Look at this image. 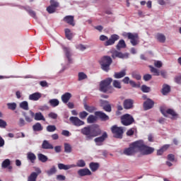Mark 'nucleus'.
I'll return each mask as SVG.
<instances>
[{"mask_svg": "<svg viewBox=\"0 0 181 181\" xmlns=\"http://www.w3.org/2000/svg\"><path fill=\"white\" fill-rule=\"evenodd\" d=\"M6 122L2 119H0V128H6Z\"/></svg>", "mask_w": 181, "mask_h": 181, "instance_id": "bf43d9fd", "label": "nucleus"}, {"mask_svg": "<svg viewBox=\"0 0 181 181\" xmlns=\"http://www.w3.org/2000/svg\"><path fill=\"white\" fill-rule=\"evenodd\" d=\"M161 93L163 95H168L170 93V86L168 84H163Z\"/></svg>", "mask_w": 181, "mask_h": 181, "instance_id": "393cba45", "label": "nucleus"}, {"mask_svg": "<svg viewBox=\"0 0 181 181\" xmlns=\"http://www.w3.org/2000/svg\"><path fill=\"white\" fill-rule=\"evenodd\" d=\"M112 86H113V87H115V88H118L119 90L122 88L121 82L118 80H114L112 82Z\"/></svg>", "mask_w": 181, "mask_h": 181, "instance_id": "4c0bfd02", "label": "nucleus"}, {"mask_svg": "<svg viewBox=\"0 0 181 181\" xmlns=\"http://www.w3.org/2000/svg\"><path fill=\"white\" fill-rule=\"evenodd\" d=\"M47 132H54L57 128L55 125H48L46 128Z\"/></svg>", "mask_w": 181, "mask_h": 181, "instance_id": "49530a36", "label": "nucleus"}, {"mask_svg": "<svg viewBox=\"0 0 181 181\" xmlns=\"http://www.w3.org/2000/svg\"><path fill=\"white\" fill-rule=\"evenodd\" d=\"M78 81H81L82 80H86L87 78V74H84V72H79L78 74Z\"/></svg>", "mask_w": 181, "mask_h": 181, "instance_id": "79ce46f5", "label": "nucleus"}, {"mask_svg": "<svg viewBox=\"0 0 181 181\" xmlns=\"http://www.w3.org/2000/svg\"><path fill=\"white\" fill-rule=\"evenodd\" d=\"M64 22L66 23H68V25H70L71 26H75L76 23H74V16H66L64 19Z\"/></svg>", "mask_w": 181, "mask_h": 181, "instance_id": "f3484780", "label": "nucleus"}, {"mask_svg": "<svg viewBox=\"0 0 181 181\" xmlns=\"http://www.w3.org/2000/svg\"><path fill=\"white\" fill-rule=\"evenodd\" d=\"M75 165L78 168H84L86 166V161L84 160H78Z\"/></svg>", "mask_w": 181, "mask_h": 181, "instance_id": "37998d69", "label": "nucleus"}, {"mask_svg": "<svg viewBox=\"0 0 181 181\" xmlns=\"http://www.w3.org/2000/svg\"><path fill=\"white\" fill-rule=\"evenodd\" d=\"M37 156L40 162H42L43 163H45V162H47V156H45V154L39 153Z\"/></svg>", "mask_w": 181, "mask_h": 181, "instance_id": "ea45409f", "label": "nucleus"}, {"mask_svg": "<svg viewBox=\"0 0 181 181\" xmlns=\"http://www.w3.org/2000/svg\"><path fill=\"white\" fill-rule=\"evenodd\" d=\"M71 168H76V165H64L63 163L58 164V168L59 170H69V169H71Z\"/></svg>", "mask_w": 181, "mask_h": 181, "instance_id": "412c9836", "label": "nucleus"}, {"mask_svg": "<svg viewBox=\"0 0 181 181\" xmlns=\"http://www.w3.org/2000/svg\"><path fill=\"white\" fill-rule=\"evenodd\" d=\"M7 107L8 110H11V111H15V110H16V104L15 103H7Z\"/></svg>", "mask_w": 181, "mask_h": 181, "instance_id": "3c124183", "label": "nucleus"}, {"mask_svg": "<svg viewBox=\"0 0 181 181\" xmlns=\"http://www.w3.org/2000/svg\"><path fill=\"white\" fill-rule=\"evenodd\" d=\"M129 84H130V86H132V87H133L134 88L139 87V85L136 84V83L132 80H130Z\"/></svg>", "mask_w": 181, "mask_h": 181, "instance_id": "e2e57ef3", "label": "nucleus"}, {"mask_svg": "<svg viewBox=\"0 0 181 181\" xmlns=\"http://www.w3.org/2000/svg\"><path fill=\"white\" fill-rule=\"evenodd\" d=\"M34 119H35V121H46V119L42 112L35 113Z\"/></svg>", "mask_w": 181, "mask_h": 181, "instance_id": "2f4dec72", "label": "nucleus"}, {"mask_svg": "<svg viewBox=\"0 0 181 181\" xmlns=\"http://www.w3.org/2000/svg\"><path fill=\"white\" fill-rule=\"evenodd\" d=\"M125 47H127V44L124 40H120L116 45L117 50H121V49H125Z\"/></svg>", "mask_w": 181, "mask_h": 181, "instance_id": "cd10ccee", "label": "nucleus"}, {"mask_svg": "<svg viewBox=\"0 0 181 181\" xmlns=\"http://www.w3.org/2000/svg\"><path fill=\"white\" fill-rule=\"evenodd\" d=\"M168 160H170V162H175V155H173V154H168Z\"/></svg>", "mask_w": 181, "mask_h": 181, "instance_id": "0e129e2a", "label": "nucleus"}, {"mask_svg": "<svg viewBox=\"0 0 181 181\" xmlns=\"http://www.w3.org/2000/svg\"><path fill=\"white\" fill-rule=\"evenodd\" d=\"M174 81L177 84H181V75L176 76L174 78Z\"/></svg>", "mask_w": 181, "mask_h": 181, "instance_id": "13d9d810", "label": "nucleus"}, {"mask_svg": "<svg viewBox=\"0 0 181 181\" xmlns=\"http://www.w3.org/2000/svg\"><path fill=\"white\" fill-rule=\"evenodd\" d=\"M11 165V160L9 159H6L4 160L2 163H1V166L2 168H4V169H6V168H8V166H10Z\"/></svg>", "mask_w": 181, "mask_h": 181, "instance_id": "a19ab883", "label": "nucleus"}, {"mask_svg": "<svg viewBox=\"0 0 181 181\" xmlns=\"http://www.w3.org/2000/svg\"><path fill=\"white\" fill-rule=\"evenodd\" d=\"M143 79L144 80V81H149V80L152 79V75H151L149 74H146L144 75Z\"/></svg>", "mask_w": 181, "mask_h": 181, "instance_id": "5fc2aeb1", "label": "nucleus"}, {"mask_svg": "<svg viewBox=\"0 0 181 181\" xmlns=\"http://www.w3.org/2000/svg\"><path fill=\"white\" fill-rule=\"evenodd\" d=\"M69 121L75 127H81L82 125H84V124H86L83 121H82L77 117H71L69 118Z\"/></svg>", "mask_w": 181, "mask_h": 181, "instance_id": "f8f14e48", "label": "nucleus"}, {"mask_svg": "<svg viewBox=\"0 0 181 181\" xmlns=\"http://www.w3.org/2000/svg\"><path fill=\"white\" fill-rule=\"evenodd\" d=\"M36 172H33L30 175V176L28 177V181H36L37 176L42 173V170L40 168H37Z\"/></svg>", "mask_w": 181, "mask_h": 181, "instance_id": "ddd939ff", "label": "nucleus"}, {"mask_svg": "<svg viewBox=\"0 0 181 181\" xmlns=\"http://www.w3.org/2000/svg\"><path fill=\"white\" fill-rule=\"evenodd\" d=\"M127 76V69H123L119 72H115L113 77L115 78H122Z\"/></svg>", "mask_w": 181, "mask_h": 181, "instance_id": "5701e85b", "label": "nucleus"}, {"mask_svg": "<svg viewBox=\"0 0 181 181\" xmlns=\"http://www.w3.org/2000/svg\"><path fill=\"white\" fill-rule=\"evenodd\" d=\"M141 90L143 93H151V87L146 86V85H142Z\"/></svg>", "mask_w": 181, "mask_h": 181, "instance_id": "a18cd8bd", "label": "nucleus"}, {"mask_svg": "<svg viewBox=\"0 0 181 181\" xmlns=\"http://www.w3.org/2000/svg\"><path fill=\"white\" fill-rule=\"evenodd\" d=\"M49 104L51 107H57L60 104V102L57 99H51L49 100Z\"/></svg>", "mask_w": 181, "mask_h": 181, "instance_id": "e433bc0d", "label": "nucleus"}, {"mask_svg": "<svg viewBox=\"0 0 181 181\" xmlns=\"http://www.w3.org/2000/svg\"><path fill=\"white\" fill-rule=\"evenodd\" d=\"M166 41V37L163 34H160L159 35V42L160 43H165Z\"/></svg>", "mask_w": 181, "mask_h": 181, "instance_id": "4d7b16f0", "label": "nucleus"}, {"mask_svg": "<svg viewBox=\"0 0 181 181\" xmlns=\"http://www.w3.org/2000/svg\"><path fill=\"white\" fill-rule=\"evenodd\" d=\"M139 151L143 155H151L155 152V148L145 145L144 140H139Z\"/></svg>", "mask_w": 181, "mask_h": 181, "instance_id": "39448f33", "label": "nucleus"}, {"mask_svg": "<svg viewBox=\"0 0 181 181\" xmlns=\"http://www.w3.org/2000/svg\"><path fill=\"white\" fill-rule=\"evenodd\" d=\"M160 112L161 114H163V115H164V117H166L167 114H168L169 115H171V119H177V118H179V114H177L175 110H173V109H168L165 112L163 111V110L160 109Z\"/></svg>", "mask_w": 181, "mask_h": 181, "instance_id": "9d476101", "label": "nucleus"}, {"mask_svg": "<svg viewBox=\"0 0 181 181\" xmlns=\"http://www.w3.org/2000/svg\"><path fill=\"white\" fill-rule=\"evenodd\" d=\"M59 2H57L56 0H51L50 1V6H54V8H59Z\"/></svg>", "mask_w": 181, "mask_h": 181, "instance_id": "864d4df0", "label": "nucleus"}, {"mask_svg": "<svg viewBox=\"0 0 181 181\" xmlns=\"http://www.w3.org/2000/svg\"><path fill=\"white\" fill-rule=\"evenodd\" d=\"M78 175L81 177L91 176L92 173L88 168H82L78 170Z\"/></svg>", "mask_w": 181, "mask_h": 181, "instance_id": "a211bd4d", "label": "nucleus"}, {"mask_svg": "<svg viewBox=\"0 0 181 181\" xmlns=\"http://www.w3.org/2000/svg\"><path fill=\"white\" fill-rule=\"evenodd\" d=\"M62 135L64 136H69L70 135V132H69V130H63L62 132Z\"/></svg>", "mask_w": 181, "mask_h": 181, "instance_id": "774afa93", "label": "nucleus"}, {"mask_svg": "<svg viewBox=\"0 0 181 181\" xmlns=\"http://www.w3.org/2000/svg\"><path fill=\"white\" fill-rule=\"evenodd\" d=\"M101 105L103 107V110L106 111V112H111V111H112V109L111 108V105L109 104L108 101L102 100Z\"/></svg>", "mask_w": 181, "mask_h": 181, "instance_id": "6ab92c4d", "label": "nucleus"}, {"mask_svg": "<svg viewBox=\"0 0 181 181\" xmlns=\"http://www.w3.org/2000/svg\"><path fill=\"white\" fill-rule=\"evenodd\" d=\"M65 35L66 39L69 40H71L73 39V33H71V30L69 28L65 29Z\"/></svg>", "mask_w": 181, "mask_h": 181, "instance_id": "72a5a7b5", "label": "nucleus"}, {"mask_svg": "<svg viewBox=\"0 0 181 181\" xmlns=\"http://www.w3.org/2000/svg\"><path fill=\"white\" fill-rule=\"evenodd\" d=\"M42 149H54V147L49 144V141L44 140L42 144Z\"/></svg>", "mask_w": 181, "mask_h": 181, "instance_id": "b1692460", "label": "nucleus"}, {"mask_svg": "<svg viewBox=\"0 0 181 181\" xmlns=\"http://www.w3.org/2000/svg\"><path fill=\"white\" fill-rule=\"evenodd\" d=\"M95 115L98 118H100V119L102 121H108V119H110V117L107 115V114L101 111L95 112Z\"/></svg>", "mask_w": 181, "mask_h": 181, "instance_id": "4468645a", "label": "nucleus"}, {"mask_svg": "<svg viewBox=\"0 0 181 181\" xmlns=\"http://www.w3.org/2000/svg\"><path fill=\"white\" fill-rule=\"evenodd\" d=\"M112 64V59L109 56H104L100 61L102 70L103 71H110V66Z\"/></svg>", "mask_w": 181, "mask_h": 181, "instance_id": "423d86ee", "label": "nucleus"}, {"mask_svg": "<svg viewBox=\"0 0 181 181\" xmlns=\"http://www.w3.org/2000/svg\"><path fill=\"white\" fill-rule=\"evenodd\" d=\"M20 108L24 110L25 111L29 110V104L27 101H23L20 103Z\"/></svg>", "mask_w": 181, "mask_h": 181, "instance_id": "f704fd0d", "label": "nucleus"}, {"mask_svg": "<svg viewBox=\"0 0 181 181\" xmlns=\"http://www.w3.org/2000/svg\"><path fill=\"white\" fill-rule=\"evenodd\" d=\"M155 107V101L152 100L151 98H148L143 103V108L144 111H148V110H152Z\"/></svg>", "mask_w": 181, "mask_h": 181, "instance_id": "9b49d317", "label": "nucleus"}, {"mask_svg": "<svg viewBox=\"0 0 181 181\" xmlns=\"http://www.w3.org/2000/svg\"><path fill=\"white\" fill-rule=\"evenodd\" d=\"M49 118H52V119H57V114L54 112H50L48 115Z\"/></svg>", "mask_w": 181, "mask_h": 181, "instance_id": "052dcab7", "label": "nucleus"}, {"mask_svg": "<svg viewBox=\"0 0 181 181\" xmlns=\"http://www.w3.org/2000/svg\"><path fill=\"white\" fill-rule=\"evenodd\" d=\"M111 131L113 134L114 138L122 139V136H124V127H118V126L114 125L111 127Z\"/></svg>", "mask_w": 181, "mask_h": 181, "instance_id": "0eeeda50", "label": "nucleus"}, {"mask_svg": "<svg viewBox=\"0 0 181 181\" xmlns=\"http://www.w3.org/2000/svg\"><path fill=\"white\" fill-rule=\"evenodd\" d=\"M112 83V78H107L106 79L102 81L100 83V91H102V93H107L110 94L114 93V88L111 86Z\"/></svg>", "mask_w": 181, "mask_h": 181, "instance_id": "f03ea898", "label": "nucleus"}, {"mask_svg": "<svg viewBox=\"0 0 181 181\" xmlns=\"http://www.w3.org/2000/svg\"><path fill=\"white\" fill-rule=\"evenodd\" d=\"M64 152L66 153H71L73 148H71V145H70V144L64 143Z\"/></svg>", "mask_w": 181, "mask_h": 181, "instance_id": "473e14b6", "label": "nucleus"}, {"mask_svg": "<svg viewBox=\"0 0 181 181\" xmlns=\"http://www.w3.org/2000/svg\"><path fill=\"white\" fill-rule=\"evenodd\" d=\"M84 109L86 111H88V112H94V111L97 110V108L94 106H89L87 105L86 103L83 104Z\"/></svg>", "mask_w": 181, "mask_h": 181, "instance_id": "c756f323", "label": "nucleus"}, {"mask_svg": "<svg viewBox=\"0 0 181 181\" xmlns=\"http://www.w3.org/2000/svg\"><path fill=\"white\" fill-rule=\"evenodd\" d=\"M170 147V145L169 144H165L164 146H163L159 150V155H162L163 152H166V151H168V149H169Z\"/></svg>", "mask_w": 181, "mask_h": 181, "instance_id": "58836bf2", "label": "nucleus"}, {"mask_svg": "<svg viewBox=\"0 0 181 181\" xmlns=\"http://www.w3.org/2000/svg\"><path fill=\"white\" fill-rule=\"evenodd\" d=\"M160 76H162V77H163V78H168V72L165 70H161L160 71Z\"/></svg>", "mask_w": 181, "mask_h": 181, "instance_id": "680f3d73", "label": "nucleus"}, {"mask_svg": "<svg viewBox=\"0 0 181 181\" xmlns=\"http://www.w3.org/2000/svg\"><path fill=\"white\" fill-rule=\"evenodd\" d=\"M127 56L128 57V54H123L122 52H119L117 50L114 51L112 54V57L115 59V57H119V59H124Z\"/></svg>", "mask_w": 181, "mask_h": 181, "instance_id": "4be33fe9", "label": "nucleus"}, {"mask_svg": "<svg viewBox=\"0 0 181 181\" xmlns=\"http://www.w3.org/2000/svg\"><path fill=\"white\" fill-rule=\"evenodd\" d=\"M56 9L57 8L55 7L50 5L47 8V11L48 13H54V12H56Z\"/></svg>", "mask_w": 181, "mask_h": 181, "instance_id": "603ef678", "label": "nucleus"}, {"mask_svg": "<svg viewBox=\"0 0 181 181\" xmlns=\"http://www.w3.org/2000/svg\"><path fill=\"white\" fill-rule=\"evenodd\" d=\"M132 78H135L136 80H141V78H142V76H141V74L135 71L132 73Z\"/></svg>", "mask_w": 181, "mask_h": 181, "instance_id": "de8ad7c7", "label": "nucleus"}, {"mask_svg": "<svg viewBox=\"0 0 181 181\" xmlns=\"http://www.w3.org/2000/svg\"><path fill=\"white\" fill-rule=\"evenodd\" d=\"M121 122L122 125H124V127H128L129 125H132V124L135 122V119H134L132 115L129 114H125L121 117Z\"/></svg>", "mask_w": 181, "mask_h": 181, "instance_id": "1a4fd4ad", "label": "nucleus"}, {"mask_svg": "<svg viewBox=\"0 0 181 181\" xmlns=\"http://www.w3.org/2000/svg\"><path fill=\"white\" fill-rule=\"evenodd\" d=\"M100 40H101V42H105L104 46H112V45L115 44V42H117V40H119V35L117 34H113L108 39V37L102 35L100 36Z\"/></svg>", "mask_w": 181, "mask_h": 181, "instance_id": "20e7f679", "label": "nucleus"}, {"mask_svg": "<svg viewBox=\"0 0 181 181\" xmlns=\"http://www.w3.org/2000/svg\"><path fill=\"white\" fill-rule=\"evenodd\" d=\"M124 110H131L134 108V100L132 99H126L123 103Z\"/></svg>", "mask_w": 181, "mask_h": 181, "instance_id": "2eb2a0df", "label": "nucleus"}, {"mask_svg": "<svg viewBox=\"0 0 181 181\" xmlns=\"http://www.w3.org/2000/svg\"><path fill=\"white\" fill-rule=\"evenodd\" d=\"M56 172H57V170H56V167L53 166L49 170L47 171V174L48 175V176H52V175H54Z\"/></svg>", "mask_w": 181, "mask_h": 181, "instance_id": "c03bdc74", "label": "nucleus"}, {"mask_svg": "<svg viewBox=\"0 0 181 181\" xmlns=\"http://www.w3.org/2000/svg\"><path fill=\"white\" fill-rule=\"evenodd\" d=\"M122 36L129 39L130 43L132 45V46H136V45H138V40H139L138 33H124Z\"/></svg>", "mask_w": 181, "mask_h": 181, "instance_id": "6e6552de", "label": "nucleus"}, {"mask_svg": "<svg viewBox=\"0 0 181 181\" xmlns=\"http://www.w3.org/2000/svg\"><path fill=\"white\" fill-rule=\"evenodd\" d=\"M33 129L35 132H40L43 131V126H42V124L37 122L33 126Z\"/></svg>", "mask_w": 181, "mask_h": 181, "instance_id": "c85d7f7f", "label": "nucleus"}, {"mask_svg": "<svg viewBox=\"0 0 181 181\" xmlns=\"http://www.w3.org/2000/svg\"><path fill=\"white\" fill-rule=\"evenodd\" d=\"M151 72L153 73V76H159V72L158 71V69H156V68H154L152 66H148Z\"/></svg>", "mask_w": 181, "mask_h": 181, "instance_id": "8fccbe9b", "label": "nucleus"}, {"mask_svg": "<svg viewBox=\"0 0 181 181\" xmlns=\"http://www.w3.org/2000/svg\"><path fill=\"white\" fill-rule=\"evenodd\" d=\"M89 168L92 172H96V170H98V168H100V164L92 162L89 164Z\"/></svg>", "mask_w": 181, "mask_h": 181, "instance_id": "7c9ffc66", "label": "nucleus"}, {"mask_svg": "<svg viewBox=\"0 0 181 181\" xmlns=\"http://www.w3.org/2000/svg\"><path fill=\"white\" fill-rule=\"evenodd\" d=\"M134 133H135V129L134 128H132V129H129L127 132V136H132V135H134Z\"/></svg>", "mask_w": 181, "mask_h": 181, "instance_id": "6e6d98bb", "label": "nucleus"}, {"mask_svg": "<svg viewBox=\"0 0 181 181\" xmlns=\"http://www.w3.org/2000/svg\"><path fill=\"white\" fill-rule=\"evenodd\" d=\"M88 116V113L86 111L79 112V118H81V119H86V118H87Z\"/></svg>", "mask_w": 181, "mask_h": 181, "instance_id": "09e8293b", "label": "nucleus"}, {"mask_svg": "<svg viewBox=\"0 0 181 181\" xmlns=\"http://www.w3.org/2000/svg\"><path fill=\"white\" fill-rule=\"evenodd\" d=\"M131 80H129V77L126 76L122 79V83H124V84H129V81Z\"/></svg>", "mask_w": 181, "mask_h": 181, "instance_id": "338daca9", "label": "nucleus"}, {"mask_svg": "<svg viewBox=\"0 0 181 181\" xmlns=\"http://www.w3.org/2000/svg\"><path fill=\"white\" fill-rule=\"evenodd\" d=\"M62 49L65 53L66 57L68 59L69 64L73 63V59H71V52L70 51V48L63 46Z\"/></svg>", "mask_w": 181, "mask_h": 181, "instance_id": "dca6fc26", "label": "nucleus"}, {"mask_svg": "<svg viewBox=\"0 0 181 181\" xmlns=\"http://www.w3.org/2000/svg\"><path fill=\"white\" fill-rule=\"evenodd\" d=\"M28 13L30 16H32V18L36 19V13L35 11H33V10H28Z\"/></svg>", "mask_w": 181, "mask_h": 181, "instance_id": "69168bd1", "label": "nucleus"}, {"mask_svg": "<svg viewBox=\"0 0 181 181\" xmlns=\"http://www.w3.org/2000/svg\"><path fill=\"white\" fill-rule=\"evenodd\" d=\"M27 159L28 160H30L31 163H35L36 160V155L32 152H28L27 153Z\"/></svg>", "mask_w": 181, "mask_h": 181, "instance_id": "bb28decb", "label": "nucleus"}, {"mask_svg": "<svg viewBox=\"0 0 181 181\" xmlns=\"http://www.w3.org/2000/svg\"><path fill=\"white\" fill-rule=\"evenodd\" d=\"M40 98H42L40 93H35L29 95V100L32 101H37Z\"/></svg>", "mask_w": 181, "mask_h": 181, "instance_id": "a878e982", "label": "nucleus"}, {"mask_svg": "<svg viewBox=\"0 0 181 181\" xmlns=\"http://www.w3.org/2000/svg\"><path fill=\"white\" fill-rule=\"evenodd\" d=\"M81 134L86 136V141H91L93 138L98 136L94 139V142L97 146L103 145L105 139L108 138V134L106 132H103V130H101V128L98 124L88 125L82 128L81 129Z\"/></svg>", "mask_w": 181, "mask_h": 181, "instance_id": "f257e3e1", "label": "nucleus"}, {"mask_svg": "<svg viewBox=\"0 0 181 181\" xmlns=\"http://www.w3.org/2000/svg\"><path fill=\"white\" fill-rule=\"evenodd\" d=\"M97 121V117L93 115H90L87 118L88 124H94Z\"/></svg>", "mask_w": 181, "mask_h": 181, "instance_id": "c9c22d12", "label": "nucleus"}, {"mask_svg": "<svg viewBox=\"0 0 181 181\" xmlns=\"http://www.w3.org/2000/svg\"><path fill=\"white\" fill-rule=\"evenodd\" d=\"M139 152V141H134L129 144L128 148H124L123 153L127 156H132Z\"/></svg>", "mask_w": 181, "mask_h": 181, "instance_id": "7ed1b4c3", "label": "nucleus"}, {"mask_svg": "<svg viewBox=\"0 0 181 181\" xmlns=\"http://www.w3.org/2000/svg\"><path fill=\"white\" fill-rule=\"evenodd\" d=\"M71 97H72L71 93L69 92L65 93L61 97L62 103H64V104H67V103L70 101V99L71 98Z\"/></svg>", "mask_w": 181, "mask_h": 181, "instance_id": "aec40b11", "label": "nucleus"}]
</instances>
